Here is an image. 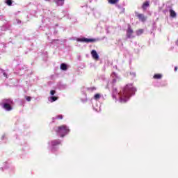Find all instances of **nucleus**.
Wrapping results in <instances>:
<instances>
[{"instance_id":"nucleus-1","label":"nucleus","mask_w":178,"mask_h":178,"mask_svg":"<svg viewBox=\"0 0 178 178\" xmlns=\"http://www.w3.org/2000/svg\"><path fill=\"white\" fill-rule=\"evenodd\" d=\"M136 91H137V89L131 83L126 85L121 91H118V88H113L112 92L113 99H115V102L119 100L122 104H124V102H127L133 95H136Z\"/></svg>"},{"instance_id":"nucleus-2","label":"nucleus","mask_w":178,"mask_h":178,"mask_svg":"<svg viewBox=\"0 0 178 178\" xmlns=\"http://www.w3.org/2000/svg\"><path fill=\"white\" fill-rule=\"evenodd\" d=\"M62 144V140L58 139V140H53L50 142H49V149L53 154H56L57 151H59V147L58 145H60Z\"/></svg>"},{"instance_id":"nucleus-3","label":"nucleus","mask_w":178,"mask_h":178,"mask_svg":"<svg viewBox=\"0 0 178 178\" xmlns=\"http://www.w3.org/2000/svg\"><path fill=\"white\" fill-rule=\"evenodd\" d=\"M56 131L60 137H65V136H67L70 133V129L67 125H61L57 128Z\"/></svg>"},{"instance_id":"nucleus-4","label":"nucleus","mask_w":178,"mask_h":178,"mask_svg":"<svg viewBox=\"0 0 178 178\" xmlns=\"http://www.w3.org/2000/svg\"><path fill=\"white\" fill-rule=\"evenodd\" d=\"M1 106L5 109V111H7L8 112H10V111H12L13 108L12 107V105H13V101L10 99H3L0 103Z\"/></svg>"},{"instance_id":"nucleus-5","label":"nucleus","mask_w":178,"mask_h":178,"mask_svg":"<svg viewBox=\"0 0 178 178\" xmlns=\"http://www.w3.org/2000/svg\"><path fill=\"white\" fill-rule=\"evenodd\" d=\"M76 41H78L79 42H86V44H88L90 42H97V41H99V39L86 38L83 37L77 38Z\"/></svg>"},{"instance_id":"nucleus-6","label":"nucleus","mask_w":178,"mask_h":178,"mask_svg":"<svg viewBox=\"0 0 178 178\" xmlns=\"http://www.w3.org/2000/svg\"><path fill=\"white\" fill-rule=\"evenodd\" d=\"M136 35H134V31L133 29H131V27H130V25L128 26V29L127 30V38H134Z\"/></svg>"},{"instance_id":"nucleus-7","label":"nucleus","mask_w":178,"mask_h":178,"mask_svg":"<svg viewBox=\"0 0 178 178\" xmlns=\"http://www.w3.org/2000/svg\"><path fill=\"white\" fill-rule=\"evenodd\" d=\"M92 108L96 112H101V104L98 101L93 102Z\"/></svg>"},{"instance_id":"nucleus-8","label":"nucleus","mask_w":178,"mask_h":178,"mask_svg":"<svg viewBox=\"0 0 178 178\" xmlns=\"http://www.w3.org/2000/svg\"><path fill=\"white\" fill-rule=\"evenodd\" d=\"M111 77L112 79V84H115V83H116V81H119V80H120V77H119V76H118V74L113 72L111 75Z\"/></svg>"},{"instance_id":"nucleus-9","label":"nucleus","mask_w":178,"mask_h":178,"mask_svg":"<svg viewBox=\"0 0 178 178\" xmlns=\"http://www.w3.org/2000/svg\"><path fill=\"white\" fill-rule=\"evenodd\" d=\"M136 16L137 18L139 19V20L140 22H145V20H147V17H145V16H144L143 14H140L138 13H136Z\"/></svg>"},{"instance_id":"nucleus-10","label":"nucleus","mask_w":178,"mask_h":178,"mask_svg":"<svg viewBox=\"0 0 178 178\" xmlns=\"http://www.w3.org/2000/svg\"><path fill=\"white\" fill-rule=\"evenodd\" d=\"M92 58L95 59V60H98L99 59V56L98 55V53H97V51L92 50L91 51Z\"/></svg>"},{"instance_id":"nucleus-11","label":"nucleus","mask_w":178,"mask_h":178,"mask_svg":"<svg viewBox=\"0 0 178 178\" xmlns=\"http://www.w3.org/2000/svg\"><path fill=\"white\" fill-rule=\"evenodd\" d=\"M57 6H63L65 5V0H55Z\"/></svg>"},{"instance_id":"nucleus-12","label":"nucleus","mask_w":178,"mask_h":178,"mask_svg":"<svg viewBox=\"0 0 178 178\" xmlns=\"http://www.w3.org/2000/svg\"><path fill=\"white\" fill-rule=\"evenodd\" d=\"M48 101L49 102H55V101H58V97L56 96H51L50 97L48 98Z\"/></svg>"},{"instance_id":"nucleus-13","label":"nucleus","mask_w":178,"mask_h":178,"mask_svg":"<svg viewBox=\"0 0 178 178\" xmlns=\"http://www.w3.org/2000/svg\"><path fill=\"white\" fill-rule=\"evenodd\" d=\"M153 79H155L156 80H161V79H162V74H155Z\"/></svg>"},{"instance_id":"nucleus-14","label":"nucleus","mask_w":178,"mask_h":178,"mask_svg":"<svg viewBox=\"0 0 178 178\" xmlns=\"http://www.w3.org/2000/svg\"><path fill=\"white\" fill-rule=\"evenodd\" d=\"M58 119V120L63 119V115H56L55 117H53L52 120H53V122H55V120H56Z\"/></svg>"},{"instance_id":"nucleus-15","label":"nucleus","mask_w":178,"mask_h":178,"mask_svg":"<svg viewBox=\"0 0 178 178\" xmlns=\"http://www.w3.org/2000/svg\"><path fill=\"white\" fill-rule=\"evenodd\" d=\"M169 12L171 17H176L177 14H176V12H175V10H173L172 9H170Z\"/></svg>"},{"instance_id":"nucleus-16","label":"nucleus","mask_w":178,"mask_h":178,"mask_svg":"<svg viewBox=\"0 0 178 178\" xmlns=\"http://www.w3.org/2000/svg\"><path fill=\"white\" fill-rule=\"evenodd\" d=\"M86 90L89 92H94V91H97V88H95V87H90V88H87Z\"/></svg>"},{"instance_id":"nucleus-17","label":"nucleus","mask_w":178,"mask_h":178,"mask_svg":"<svg viewBox=\"0 0 178 178\" xmlns=\"http://www.w3.org/2000/svg\"><path fill=\"white\" fill-rule=\"evenodd\" d=\"M60 69H61V70H67V65L65 63H62L60 66Z\"/></svg>"},{"instance_id":"nucleus-18","label":"nucleus","mask_w":178,"mask_h":178,"mask_svg":"<svg viewBox=\"0 0 178 178\" xmlns=\"http://www.w3.org/2000/svg\"><path fill=\"white\" fill-rule=\"evenodd\" d=\"M148 6H149V2L145 1V3H143L142 8L143 9L145 10L147 9V8H148Z\"/></svg>"},{"instance_id":"nucleus-19","label":"nucleus","mask_w":178,"mask_h":178,"mask_svg":"<svg viewBox=\"0 0 178 178\" xmlns=\"http://www.w3.org/2000/svg\"><path fill=\"white\" fill-rule=\"evenodd\" d=\"M143 33H144V30L139 29V30L136 31V35H141V34H143Z\"/></svg>"},{"instance_id":"nucleus-20","label":"nucleus","mask_w":178,"mask_h":178,"mask_svg":"<svg viewBox=\"0 0 178 178\" xmlns=\"http://www.w3.org/2000/svg\"><path fill=\"white\" fill-rule=\"evenodd\" d=\"M99 98H101V95L99 94H96L94 96V101H98V99H99Z\"/></svg>"},{"instance_id":"nucleus-21","label":"nucleus","mask_w":178,"mask_h":178,"mask_svg":"<svg viewBox=\"0 0 178 178\" xmlns=\"http://www.w3.org/2000/svg\"><path fill=\"white\" fill-rule=\"evenodd\" d=\"M108 2L111 5H115V3H118V2H119V0H108Z\"/></svg>"},{"instance_id":"nucleus-22","label":"nucleus","mask_w":178,"mask_h":178,"mask_svg":"<svg viewBox=\"0 0 178 178\" xmlns=\"http://www.w3.org/2000/svg\"><path fill=\"white\" fill-rule=\"evenodd\" d=\"M82 102L85 104L87 102V95L86 93L83 94V98H82Z\"/></svg>"},{"instance_id":"nucleus-23","label":"nucleus","mask_w":178,"mask_h":178,"mask_svg":"<svg viewBox=\"0 0 178 178\" xmlns=\"http://www.w3.org/2000/svg\"><path fill=\"white\" fill-rule=\"evenodd\" d=\"M6 3L8 6H12V0H6Z\"/></svg>"},{"instance_id":"nucleus-24","label":"nucleus","mask_w":178,"mask_h":178,"mask_svg":"<svg viewBox=\"0 0 178 178\" xmlns=\"http://www.w3.org/2000/svg\"><path fill=\"white\" fill-rule=\"evenodd\" d=\"M56 91L52 90L50 91V95H51V97H54V95H55Z\"/></svg>"},{"instance_id":"nucleus-25","label":"nucleus","mask_w":178,"mask_h":178,"mask_svg":"<svg viewBox=\"0 0 178 178\" xmlns=\"http://www.w3.org/2000/svg\"><path fill=\"white\" fill-rule=\"evenodd\" d=\"M130 75H131L132 77H136V72H130Z\"/></svg>"},{"instance_id":"nucleus-26","label":"nucleus","mask_w":178,"mask_h":178,"mask_svg":"<svg viewBox=\"0 0 178 178\" xmlns=\"http://www.w3.org/2000/svg\"><path fill=\"white\" fill-rule=\"evenodd\" d=\"M3 76L4 77H6V79H8V74H7L6 72H3Z\"/></svg>"},{"instance_id":"nucleus-27","label":"nucleus","mask_w":178,"mask_h":178,"mask_svg":"<svg viewBox=\"0 0 178 178\" xmlns=\"http://www.w3.org/2000/svg\"><path fill=\"white\" fill-rule=\"evenodd\" d=\"M26 101H28V102H30V101H31V97H26Z\"/></svg>"},{"instance_id":"nucleus-28","label":"nucleus","mask_w":178,"mask_h":178,"mask_svg":"<svg viewBox=\"0 0 178 178\" xmlns=\"http://www.w3.org/2000/svg\"><path fill=\"white\" fill-rule=\"evenodd\" d=\"M110 87H111V82L109 83H108V85H107V88H110Z\"/></svg>"},{"instance_id":"nucleus-29","label":"nucleus","mask_w":178,"mask_h":178,"mask_svg":"<svg viewBox=\"0 0 178 178\" xmlns=\"http://www.w3.org/2000/svg\"><path fill=\"white\" fill-rule=\"evenodd\" d=\"M21 67H22V70H24V69H26V67L25 65H22Z\"/></svg>"},{"instance_id":"nucleus-30","label":"nucleus","mask_w":178,"mask_h":178,"mask_svg":"<svg viewBox=\"0 0 178 178\" xmlns=\"http://www.w3.org/2000/svg\"><path fill=\"white\" fill-rule=\"evenodd\" d=\"M4 138H5V135H3V136H1V140H4Z\"/></svg>"},{"instance_id":"nucleus-31","label":"nucleus","mask_w":178,"mask_h":178,"mask_svg":"<svg viewBox=\"0 0 178 178\" xmlns=\"http://www.w3.org/2000/svg\"><path fill=\"white\" fill-rule=\"evenodd\" d=\"M175 72H177V67H175Z\"/></svg>"},{"instance_id":"nucleus-32","label":"nucleus","mask_w":178,"mask_h":178,"mask_svg":"<svg viewBox=\"0 0 178 178\" xmlns=\"http://www.w3.org/2000/svg\"><path fill=\"white\" fill-rule=\"evenodd\" d=\"M4 168H6V169L7 168H9V166H8V165H6Z\"/></svg>"},{"instance_id":"nucleus-33","label":"nucleus","mask_w":178,"mask_h":178,"mask_svg":"<svg viewBox=\"0 0 178 178\" xmlns=\"http://www.w3.org/2000/svg\"><path fill=\"white\" fill-rule=\"evenodd\" d=\"M5 165H8V163H5Z\"/></svg>"},{"instance_id":"nucleus-34","label":"nucleus","mask_w":178,"mask_h":178,"mask_svg":"<svg viewBox=\"0 0 178 178\" xmlns=\"http://www.w3.org/2000/svg\"><path fill=\"white\" fill-rule=\"evenodd\" d=\"M44 1H49V0H44Z\"/></svg>"}]
</instances>
